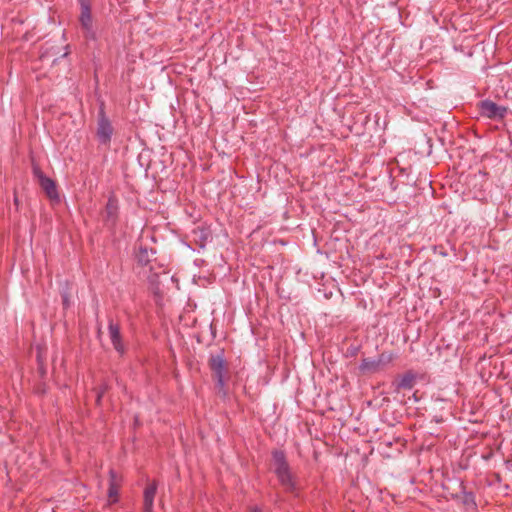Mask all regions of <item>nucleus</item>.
I'll return each mask as SVG.
<instances>
[{"mask_svg":"<svg viewBox=\"0 0 512 512\" xmlns=\"http://www.w3.org/2000/svg\"><path fill=\"white\" fill-rule=\"evenodd\" d=\"M272 456L274 472L278 481L287 492H295L297 489L296 480L290 470L285 453L281 450H275Z\"/></svg>","mask_w":512,"mask_h":512,"instance_id":"2","label":"nucleus"},{"mask_svg":"<svg viewBox=\"0 0 512 512\" xmlns=\"http://www.w3.org/2000/svg\"><path fill=\"white\" fill-rule=\"evenodd\" d=\"M479 110L482 116L491 119H503L507 114V108L499 106L491 100H483L479 103Z\"/></svg>","mask_w":512,"mask_h":512,"instance_id":"3","label":"nucleus"},{"mask_svg":"<svg viewBox=\"0 0 512 512\" xmlns=\"http://www.w3.org/2000/svg\"><path fill=\"white\" fill-rule=\"evenodd\" d=\"M384 362L385 361L383 359V356H380L377 359L366 358V359L362 360V362L359 366V369L363 373H375L380 369V367L384 364Z\"/></svg>","mask_w":512,"mask_h":512,"instance_id":"7","label":"nucleus"},{"mask_svg":"<svg viewBox=\"0 0 512 512\" xmlns=\"http://www.w3.org/2000/svg\"><path fill=\"white\" fill-rule=\"evenodd\" d=\"M80 22H81V25H82L83 29H85L87 32L91 31V28H92V16H91V13H90L89 6L84 1L81 2Z\"/></svg>","mask_w":512,"mask_h":512,"instance_id":"10","label":"nucleus"},{"mask_svg":"<svg viewBox=\"0 0 512 512\" xmlns=\"http://www.w3.org/2000/svg\"><path fill=\"white\" fill-rule=\"evenodd\" d=\"M119 487H120V479L113 471H111L110 472L109 490H108L109 504L117 502Z\"/></svg>","mask_w":512,"mask_h":512,"instance_id":"8","label":"nucleus"},{"mask_svg":"<svg viewBox=\"0 0 512 512\" xmlns=\"http://www.w3.org/2000/svg\"><path fill=\"white\" fill-rule=\"evenodd\" d=\"M154 255L152 249H147L146 247L140 246L136 252V260L137 263L141 266H146L150 263L151 257Z\"/></svg>","mask_w":512,"mask_h":512,"instance_id":"11","label":"nucleus"},{"mask_svg":"<svg viewBox=\"0 0 512 512\" xmlns=\"http://www.w3.org/2000/svg\"><path fill=\"white\" fill-rule=\"evenodd\" d=\"M196 235L200 238V248H204L206 242L211 238V233L207 229H200L199 232L194 230V236Z\"/></svg>","mask_w":512,"mask_h":512,"instance_id":"13","label":"nucleus"},{"mask_svg":"<svg viewBox=\"0 0 512 512\" xmlns=\"http://www.w3.org/2000/svg\"><path fill=\"white\" fill-rule=\"evenodd\" d=\"M416 382V374L408 371L398 381V389H412Z\"/></svg>","mask_w":512,"mask_h":512,"instance_id":"12","label":"nucleus"},{"mask_svg":"<svg viewBox=\"0 0 512 512\" xmlns=\"http://www.w3.org/2000/svg\"><path fill=\"white\" fill-rule=\"evenodd\" d=\"M157 492L155 481L149 482L143 493V512H153L154 498Z\"/></svg>","mask_w":512,"mask_h":512,"instance_id":"6","label":"nucleus"},{"mask_svg":"<svg viewBox=\"0 0 512 512\" xmlns=\"http://www.w3.org/2000/svg\"><path fill=\"white\" fill-rule=\"evenodd\" d=\"M115 209V205L113 204V202L110 200L107 204V210H108V213L109 214H112L113 210Z\"/></svg>","mask_w":512,"mask_h":512,"instance_id":"15","label":"nucleus"},{"mask_svg":"<svg viewBox=\"0 0 512 512\" xmlns=\"http://www.w3.org/2000/svg\"><path fill=\"white\" fill-rule=\"evenodd\" d=\"M104 390H105V388L102 391L98 392V394H97V403L100 402V399H101V397H102V395L104 393Z\"/></svg>","mask_w":512,"mask_h":512,"instance_id":"16","label":"nucleus"},{"mask_svg":"<svg viewBox=\"0 0 512 512\" xmlns=\"http://www.w3.org/2000/svg\"><path fill=\"white\" fill-rule=\"evenodd\" d=\"M33 171H34V175L36 176V178L39 181L40 186L45 191V193L49 197V199H51L53 201H58L59 195H58L54 181L51 180L50 178H47L37 167H34Z\"/></svg>","mask_w":512,"mask_h":512,"instance_id":"5","label":"nucleus"},{"mask_svg":"<svg viewBox=\"0 0 512 512\" xmlns=\"http://www.w3.org/2000/svg\"><path fill=\"white\" fill-rule=\"evenodd\" d=\"M464 502H465V504H466L467 506H472V507H474V506H475V502H474V500H473V496H472V494H466V495H465V500H464Z\"/></svg>","mask_w":512,"mask_h":512,"instance_id":"14","label":"nucleus"},{"mask_svg":"<svg viewBox=\"0 0 512 512\" xmlns=\"http://www.w3.org/2000/svg\"><path fill=\"white\" fill-rule=\"evenodd\" d=\"M113 134V127L105 116L103 107L100 108L99 111V119L97 125V137L102 143H108Z\"/></svg>","mask_w":512,"mask_h":512,"instance_id":"4","label":"nucleus"},{"mask_svg":"<svg viewBox=\"0 0 512 512\" xmlns=\"http://www.w3.org/2000/svg\"><path fill=\"white\" fill-rule=\"evenodd\" d=\"M209 367L216 380V391L222 399L228 398V390L226 388L225 377L227 374V362L224 356V351L219 350L215 354H211L209 358Z\"/></svg>","mask_w":512,"mask_h":512,"instance_id":"1","label":"nucleus"},{"mask_svg":"<svg viewBox=\"0 0 512 512\" xmlns=\"http://www.w3.org/2000/svg\"><path fill=\"white\" fill-rule=\"evenodd\" d=\"M251 512H261V509L258 507H254L251 509Z\"/></svg>","mask_w":512,"mask_h":512,"instance_id":"17","label":"nucleus"},{"mask_svg":"<svg viewBox=\"0 0 512 512\" xmlns=\"http://www.w3.org/2000/svg\"><path fill=\"white\" fill-rule=\"evenodd\" d=\"M109 336L111 339V342L115 348L116 351L119 353L124 352V347L121 343V337H120V331L118 325L110 322L109 324Z\"/></svg>","mask_w":512,"mask_h":512,"instance_id":"9","label":"nucleus"}]
</instances>
